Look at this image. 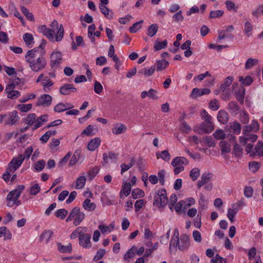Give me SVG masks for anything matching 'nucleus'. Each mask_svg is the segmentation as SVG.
I'll return each instance as SVG.
<instances>
[{
  "label": "nucleus",
  "mask_w": 263,
  "mask_h": 263,
  "mask_svg": "<svg viewBox=\"0 0 263 263\" xmlns=\"http://www.w3.org/2000/svg\"><path fill=\"white\" fill-rule=\"evenodd\" d=\"M258 63V60L257 59L249 58L246 62L245 68L246 69H249L254 65H257Z\"/></svg>",
  "instance_id": "nucleus-39"
},
{
  "label": "nucleus",
  "mask_w": 263,
  "mask_h": 263,
  "mask_svg": "<svg viewBox=\"0 0 263 263\" xmlns=\"http://www.w3.org/2000/svg\"><path fill=\"white\" fill-rule=\"evenodd\" d=\"M231 208L228 209L227 216L231 222H233L234 221V217L238 212L239 209L236 207L235 203H232L231 204Z\"/></svg>",
  "instance_id": "nucleus-19"
},
{
  "label": "nucleus",
  "mask_w": 263,
  "mask_h": 263,
  "mask_svg": "<svg viewBox=\"0 0 263 263\" xmlns=\"http://www.w3.org/2000/svg\"><path fill=\"white\" fill-rule=\"evenodd\" d=\"M167 44V41L166 40H165L162 42H160L158 40H156L154 43V49L155 51L160 50L165 48Z\"/></svg>",
  "instance_id": "nucleus-34"
},
{
  "label": "nucleus",
  "mask_w": 263,
  "mask_h": 263,
  "mask_svg": "<svg viewBox=\"0 0 263 263\" xmlns=\"http://www.w3.org/2000/svg\"><path fill=\"white\" fill-rule=\"evenodd\" d=\"M137 250V247L133 246L130 249H129L124 255V259L126 261H129V259L133 257L134 256L135 252Z\"/></svg>",
  "instance_id": "nucleus-32"
},
{
  "label": "nucleus",
  "mask_w": 263,
  "mask_h": 263,
  "mask_svg": "<svg viewBox=\"0 0 263 263\" xmlns=\"http://www.w3.org/2000/svg\"><path fill=\"white\" fill-rule=\"evenodd\" d=\"M15 80L16 81V82H15L14 81H12L10 84H8L6 86L5 91L14 90V89L15 88L16 85L18 84L19 83L18 82L20 81V79L16 78Z\"/></svg>",
  "instance_id": "nucleus-58"
},
{
  "label": "nucleus",
  "mask_w": 263,
  "mask_h": 263,
  "mask_svg": "<svg viewBox=\"0 0 263 263\" xmlns=\"http://www.w3.org/2000/svg\"><path fill=\"white\" fill-rule=\"evenodd\" d=\"M249 170L253 173L256 172L260 168V165L257 162H250L249 163Z\"/></svg>",
  "instance_id": "nucleus-54"
},
{
  "label": "nucleus",
  "mask_w": 263,
  "mask_h": 263,
  "mask_svg": "<svg viewBox=\"0 0 263 263\" xmlns=\"http://www.w3.org/2000/svg\"><path fill=\"white\" fill-rule=\"evenodd\" d=\"M135 162V159L134 158H132L130 160V162L128 164H126L125 163H122L121 164V175H123V174L128 171L129 169H130L131 167H133V166L134 165V163Z\"/></svg>",
  "instance_id": "nucleus-43"
},
{
  "label": "nucleus",
  "mask_w": 263,
  "mask_h": 263,
  "mask_svg": "<svg viewBox=\"0 0 263 263\" xmlns=\"http://www.w3.org/2000/svg\"><path fill=\"white\" fill-rule=\"evenodd\" d=\"M58 249L61 253H70L72 251V246L71 244L67 246H64L61 243H58Z\"/></svg>",
  "instance_id": "nucleus-42"
},
{
  "label": "nucleus",
  "mask_w": 263,
  "mask_h": 263,
  "mask_svg": "<svg viewBox=\"0 0 263 263\" xmlns=\"http://www.w3.org/2000/svg\"><path fill=\"white\" fill-rule=\"evenodd\" d=\"M99 9L107 19H111L113 17V12L106 6L99 4Z\"/></svg>",
  "instance_id": "nucleus-25"
},
{
  "label": "nucleus",
  "mask_w": 263,
  "mask_h": 263,
  "mask_svg": "<svg viewBox=\"0 0 263 263\" xmlns=\"http://www.w3.org/2000/svg\"><path fill=\"white\" fill-rule=\"evenodd\" d=\"M239 81L241 83V84L245 86H249L253 82V79L251 77L248 76H246L245 78H243L242 76L238 77Z\"/></svg>",
  "instance_id": "nucleus-38"
},
{
  "label": "nucleus",
  "mask_w": 263,
  "mask_h": 263,
  "mask_svg": "<svg viewBox=\"0 0 263 263\" xmlns=\"http://www.w3.org/2000/svg\"><path fill=\"white\" fill-rule=\"evenodd\" d=\"M25 159V157L23 155H19L18 157H14L9 163L10 171L14 172L22 164Z\"/></svg>",
  "instance_id": "nucleus-8"
},
{
  "label": "nucleus",
  "mask_w": 263,
  "mask_h": 263,
  "mask_svg": "<svg viewBox=\"0 0 263 263\" xmlns=\"http://www.w3.org/2000/svg\"><path fill=\"white\" fill-rule=\"evenodd\" d=\"M38 48H34L27 51L25 55V61L29 67L34 72H37L44 69L47 62L43 55H38Z\"/></svg>",
  "instance_id": "nucleus-1"
},
{
  "label": "nucleus",
  "mask_w": 263,
  "mask_h": 263,
  "mask_svg": "<svg viewBox=\"0 0 263 263\" xmlns=\"http://www.w3.org/2000/svg\"><path fill=\"white\" fill-rule=\"evenodd\" d=\"M52 234L53 232L51 231L45 230L40 236V239L41 241H45V243H47Z\"/></svg>",
  "instance_id": "nucleus-30"
},
{
  "label": "nucleus",
  "mask_w": 263,
  "mask_h": 263,
  "mask_svg": "<svg viewBox=\"0 0 263 263\" xmlns=\"http://www.w3.org/2000/svg\"><path fill=\"white\" fill-rule=\"evenodd\" d=\"M91 235L89 234H84L79 237V244L84 248H90Z\"/></svg>",
  "instance_id": "nucleus-14"
},
{
  "label": "nucleus",
  "mask_w": 263,
  "mask_h": 263,
  "mask_svg": "<svg viewBox=\"0 0 263 263\" xmlns=\"http://www.w3.org/2000/svg\"><path fill=\"white\" fill-rule=\"evenodd\" d=\"M227 130L230 133H233L236 135H239L240 133L241 126V125L236 122H230L226 127Z\"/></svg>",
  "instance_id": "nucleus-12"
},
{
  "label": "nucleus",
  "mask_w": 263,
  "mask_h": 263,
  "mask_svg": "<svg viewBox=\"0 0 263 263\" xmlns=\"http://www.w3.org/2000/svg\"><path fill=\"white\" fill-rule=\"evenodd\" d=\"M189 163L188 160L183 157H176L174 159H173L171 164L173 166H176L177 165H186Z\"/></svg>",
  "instance_id": "nucleus-22"
},
{
  "label": "nucleus",
  "mask_w": 263,
  "mask_h": 263,
  "mask_svg": "<svg viewBox=\"0 0 263 263\" xmlns=\"http://www.w3.org/2000/svg\"><path fill=\"white\" fill-rule=\"evenodd\" d=\"M209 107L212 110H217L220 107L218 101L216 99L211 100L209 103Z\"/></svg>",
  "instance_id": "nucleus-45"
},
{
  "label": "nucleus",
  "mask_w": 263,
  "mask_h": 263,
  "mask_svg": "<svg viewBox=\"0 0 263 263\" xmlns=\"http://www.w3.org/2000/svg\"><path fill=\"white\" fill-rule=\"evenodd\" d=\"M190 246V241L189 237L186 234H182L180 238H172L170 242L169 249L170 251L172 249H176L178 247L179 250L181 251H185L189 249Z\"/></svg>",
  "instance_id": "nucleus-2"
},
{
  "label": "nucleus",
  "mask_w": 263,
  "mask_h": 263,
  "mask_svg": "<svg viewBox=\"0 0 263 263\" xmlns=\"http://www.w3.org/2000/svg\"><path fill=\"white\" fill-rule=\"evenodd\" d=\"M52 102V97L47 94L41 95L36 102L37 106H49Z\"/></svg>",
  "instance_id": "nucleus-9"
},
{
  "label": "nucleus",
  "mask_w": 263,
  "mask_h": 263,
  "mask_svg": "<svg viewBox=\"0 0 263 263\" xmlns=\"http://www.w3.org/2000/svg\"><path fill=\"white\" fill-rule=\"evenodd\" d=\"M223 14V11L220 10L211 11L210 13V18H218Z\"/></svg>",
  "instance_id": "nucleus-62"
},
{
  "label": "nucleus",
  "mask_w": 263,
  "mask_h": 263,
  "mask_svg": "<svg viewBox=\"0 0 263 263\" xmlns=\"http://www.w3.org/2000/svg\"><path fill=\"white\" fill-rule=\"evenodd\" d=\"M214 130V125L213 122H203L200 124L198 130L194 129L199 134H208L212 132Z\"/></svg>",
  "instance_id": "nucleus-7"
},
{
  "label": "nucleus",
  "mask_w": 263,
  "mask_h": 263,
  "mask_svg": "<svg viewBox=\"0 0 263 263\" xmlns=\"http://www.w3.org/2000/svg\"><path fill=\"white\" fill-rule=\"evenodd\" d=\"M183 19L184 18L182 15V11L181 10L176 12L173 16V21L177 23L182 21Z\"/></svg>",
  "instance_id": "nucleus-64"
},
{
  "label": "nucleus",
  "mask_w": 263,
  "mask_h": 263,
  "mask_svg": "<svg viewBox=\"0 0 263 263\" xmlns=\"http://www.w3.org/2000/svg\"><path fill=\"white\" fill-rule=\"evenodd\" d=\"M84 218V213L80 211L79 207L76 206L72 209L66 221L68 222L73 219V224L77 226L80 224Z\"/></svg>",
  "instance_id": "nucleus-3"
},
{
  "label": "nucleus",
  "mask_w": 263,
  "mask_h": 263,
  "mask_svg": "<svg viewBox=\"0 0 263 263\" xmlns=\"http://www.w3.org/2000/svg\"><path fill=\"white\" fill-rule=\"evenodd\" d=\"M217 120L221 124H226L229 120V115L227 111L221 110L217 114Z\"/></svg>",
  "instance_id": "nucleus-20"
},
{
  "label": "nucleus",
  "mask_w": 263,
  "mask_h": 263,
  "mask_svg": "<svg viewBox=\"0 0 263 263\" xmlns=\"http://www.w3.org/2000/svg\"><path fill=\"white\" fill-rule=\"evenodd\" d=\"M100 168L96 166L91 168L88 172L89 178L90 180L93 179L96 175L99 173Z\"/></svg>",
  "instance_id": "nucleus-60"
},
{
  "label": "nucleus",
  "mask_w": 263,
  "mask_h": 263,
  "mask_svg": "<svg viewBox=\"0 0 263 263\" xmlns=\"http://www.w3.org/2000/svg\"><path fill=\"white\" fill-rule=\"evenodd\" d=\"M257 137L253 134H247L244 135V136L239 137V141L241 143L247 144L248 141H250L252 142H255L257 140Z\"/></svg>",
  "instance_id": "nucleus-18"
},
{
  "label": "nucleus",
  "mask_w": 263,
  "mask_h": 263,
  "mask_svg": "<svg viewBox=\"0 0 263 263\" xmlns=\"http://www.w3.org/2000/svg\"><path fill=\"white\" fill-rule=\"evenodd\" d=\"M214 137L217 140H222L224 139L226 134L222 129H217L213 134Z\"/></svg>",
  "instance_id": "nucleus-48"
},
{
  "label": "nucleus",
  "mask_w": 263,
  "mask_h": 263,
  "mask_svg": "<svg viewBox=\"0 0 263 263\" xmlns=\"http://www.w3.org/2000/svg\"><path fill=\"white\" fill-rule=\"evenodd\" d=\"M23 40L27 47L31 48L34 44L33 35L30 33H26L23 35Z\"/></svg>",
  "instance_id": "nucleus-28"
},
{
  "label": "nucleus",
  "mask_w": 263,
  "mask_h": 263,
  "mask_svg": "<svg viewBox=\"0 0 263 263\" xmlns=\"http://www.w3.org/2000/svg\"><path fill=\"white\" fill-rule=\"evenodd\" d=\"M200 174V171L198 167L193 168L190 173V176L193 181L197 179Z\"/></svg>",
  "instance_id": "nucleus-40"
},
{
  "label": "nucleus",
  "mask_w": 263,
  "mask_h": 263,
  "mask_svg": "<svg viewBox=\"0 0 263 263\" xmlns=\"http://www.w3.org/2000/svg\"><path fill=\"white\" fill-rule=\"evenodd\" d=\"M21 11L22 13L26 16V17L30 21H33L34 20L33 15L32 13L30 12L25 7H21Z\"/></svg>",
  "instance_id": "nucleus-56"
},
{
  "label": "nucleus",
  "mask_w": 263,
  "mask_h": 263,
  "mask_svg": "<svg viewBox=\"0 0 263 263\" xmlns=\"http://www.w3.org/2000/svg\"><path fill=\"white\" fill-rule=\"evenodd\" d=\"M228 109L234 113H237L239 110V107L236 102L232 101L228 104Z\"/></svg>",
  "instance_id": "nucleus-55"
},
{
  "label": "nucleus",
  "mask_w": 263,
  "mask_h": 263,
  "mask_svg": "<svg viewBox=\"0 0 263 263\" xmlns=\"http://www.w3.org/2000/svg\"><path fill=\"white\" fill-rule=\"evenodd\" d=\"M41 84L44 91L49 92L50 89V87L53 85V83L48 77H45L42 79Z\"/></svg>",
  "instance_id": "nucleus-27"
},
{
  "label": "nucleus",
  "mask_w": 263,
  "mask_h": 263,
  "mask_svg": "<svg viewBox=\"0 0 263 263\" xmlns=\"http://www.w3.org/2000/svg\"><path fill=\"white\" fill-rule=\"evenodd\" d=\"M67 214L68 211L64 209L58 210L55 213V216L61 219H64Z\"/></svg>",
  "instance_id": "nucleus-51"
},
{
  "label": "nucleus",
  "mask_w": 263,
  "mask_h": 263,
  "mask_svg": "<svg viewBox=\"0 0 263 263\" xmlns=\"http://www.w3.org/2000/svg\"><path fill=\"white\" fill-rule=\"evenodd\" d=\"M157 95L158 91L154 89L151 88L148 91H143L141 93V98L145 99L148 97L150 99L156 100L158 99Z\"/></svg>",
  "instance_id": "nucleus-16"
},
{
  "label": "nucleus",
  "mask_w": 263,
  "mask_h": 263,
  "mask_svg": "<svg viewBox=\"0 0 263 263\" xmlns=\"http://www.w3.org/2000/svg\"><path fill=\"white\" fill-rule=\"evenodd\" d=\"M168 203V198L166 196V190L164 189L159 190L154 196V204L164 207Z\"/></svg>",
  "instance_id": "nucleus-5"
},
{
  "label": "nucleus",
  "mask_w": 263,
  "mask_h": 263,
  "mask_svg": "<svg viewBox=\"0 0 263 263\" xmlns=\"http://www.w3.org/2000/svg\"><path fill=\"white\" fill-rule=\"evenodd\" d=\"M93 127L91 125L86 127V128L82 132L81 135H86V136H90L94 135L93 133Z\"/></svg>",
  "instance_id": "nucleus-61"
},
{
  "label": "nucleus",
  "mask_w": 263,
  "mask_h": 263,
  "mask_svg": "<svg viewBox=\"0 0 263 263\" xmlns=\"http://www.w3.org/2000/svg\"><path fill=\"white\" fill-rule=\"evenodd\" d=\"M144 194V192L138 188L134 189L132 192V196L135 199L143 197Z\"/></svg>",
  "instance_id": "nucleus-44"
},
{
  "label": "nucleus",
  "mask_w": 263,
  "mask_h": 263,
  "mask_svg": "<svg viewBox=\"0 0 263 263\" xmlns=\"http://www.w3.org/2000/svg\"><path fill=\"white\" fill-rule=\"evenodd\" d=\"M36 115L35 114H30L26 118V123L27 124L32 125L35 123Z\"/></svg>",
  "instance_id": "nucleus-63"
},
{
  "label": "nucleus",
  "mask_w": 263,
  "mask_h": 263,
  "mask_svg": "<svg viewBox=\"0 0 263 263\" xmlns=\"http://www.w3.org/2000/svg\"><path fill=\"white\" fill-rule=\"evenodd\" d=\"M44 167H45V162L43 160H41L37 161L34 165L35 170L37 172L42 171L44 169Z\"/></svg>",
  "instance_id": "nucleus-59"
},
{
  "label": "nucleus",
  "mask_w": 263,
  "mask_h": 263,
  "mask_svg": "<svg viewBox=\"0 0 263 263\" xmlns=\"http://www.w3.org/2000/svg\"><path fill=\"white\" fill-rule=\"evenodd\" d=\"M24 188V185H18L16 189L11 191L8 194L7 199H13L14 200H17Z\"/></svg>",
  "instance_id": "nucleus-13"
},
{
  "label": "nucleus",
  "mask_w": 263,
  "mask_h": 263,
  "mask_svg": "<svg viewBox=\"0 0 263 263\" xmlns=\"http://www.w3.org/2000/svg\"><path fill=\"white\" fill-rule=\"evenodd\" d=\"M156 156L158 158H161L165 161H168L170 159V155L168 152L166 150L157 153Z\"/></svg>",
  "instance_id": "nucleus-46"
},
{
  "label": "nucleus",
  "mask_w": 263,
  "mask_h": 263,
  "mask_svg": "<svg viewBox=\"0 0 263 263\" xmlns=\"http://www.w3.org/2000/svg\"><path fill=\"white\" fill-rule=\"evenodd\" d=\"M131 192V185L130 183L126 182L123 184L120 193V197L123 198V195L125 196H128Z\"/></svg>",
  "instance_id": "nucleus-24"
},
{
  "label": "nucleus",
  "mask_w": 263,
  "mask_h": 263,
  "mask_svg": "<svg viewBox=\"0 0 263 263\" xmlns=\"http://www.w3.org/2000/svg\"><path fill=\"white\" fill-rule=\"evenodd\" d=\"M158 30V25L156 24H152L148 27L147 34L150 37H153L156 34Z\"/></svg>",
  "instance_id": "nucleus-35"
},
{
  "label": "nucleus",
  "mask_w": 263,
  "mask_h": 263,
  "mask_svg": "<svg viewBox=\"0 0 263 263\" xmlns=\"http://www.w3.org/2000/svg\"><path fill=\"white\" fill-rule=\"evenodd\" d=\"M83 228L82 227L77 228L73 232L70 234V237L71 239H75L78 237H80L81 235H82Z\"/></svg>",
  "instance_id": "nucleus-47"
},
{
  "label": "nucleus",
  "mask_w": 263,
  "mask_h": 263,
  "mask_svg": "<svg viewBox=\"0 0 263 263\" xmlns=\"http://www.w3.org/2000/svg\"><path fill=\"white\" fill-rule=\"evenodd\" d=\"M155 65L156 66V70L160 71L165 69L169 65V63L165 60H158Z\"/></svg>",
  "instance_id": "nucleus-26"
},
{
  "label": "nucleus",
  "mask_w": 263,
  "mask_h": 263,
  "mask_svg": "<svg viewBox=\"0 0 263 263\" xmlns=\"http://www.w3.org/2000/svg\"><path fill=\"white\" fill-rule=\"evenodd\" d=\"M142 23H143V21L141 20V21H140L139 22H137L134 23L132 25V26L129 27V31L132 33L136 32L138 30H139L141 28V24H142Z\"/></svg>",
  "instance_id": "nucleus-50"
},
{
  "label": "nucleus",
  "mask_w": 263,
  "mask_h": 263,
  "mask_svg": "<svg viewBox=\"0 0 263 263\" xmlns=\"http://www.w3.org/2000/svg\"><path fill=\"white\" fill-rule=\"evenodd\" d=\"M77 89L72 84H65L60 88V92L63 95H68L77 92Z\"/></svg>",
  "instance_id": "nucleus-11"
},
{
  "label": "nucleus",
  "mask_w": 263,
  "mask_h": 263,
  "mask_svg": "<svg viewBox=\"0 0 263 263\" xmlns=\"http://www.w3.org/2000/svg\"><path fill=\"white\" fill-rule=\"evenodd\" d=\"M16 111H13L9 114H6L5 125H12L15 124L18 120Z\"/></svg>",
  "instance_id": "nucleus-10"
},
{
  "label": "nucleus",
  "mask_w": 263,
  "mask_h": 263,
  "mask_svg": "<svg viewBox=\"0 0 263 263\" xmlns=\"http://www.w3.org/2000/svg\"><path fill=\"white\" fill-rule=\"evenodd\" d=\"M83 207L88 211H92L96 209V205L94 202H91L90 200L87 198L83 202Z\"/></svg>",
  "instance_id": "nucleus-29"
},
{
  "label": "nucleus",
  "mask_w": 263,
  "mask_h": 263,
  "mask_svg": "<svg viewBox=\"0 0 263 263\" xmlns=\"http://www.w3.org/2000/svg\"><path fill=\"white\" fill-rule=\"evenodd\" d=\"M64 27L61 24L60 26V28L59 30L57 31L55 36H54L55 32L53 30L49 28H47L46 33L44 35H45L51 42H60L61 41L64 36Z\"/></svg>",
  "instance_id": "nucleus-4"
},
{
  "label": "nucleus",
  "mask_w": 263,
  "mask_h": 263,
  "mask_svg": "<svg viewBox=\"0 0 263 263\" xmlns=\"http://www.w3.org/2000/svg\"><path fill=\"white\" fill-rule=\"evenodd\" d=\"M255 153L259 156H263V143L259 141L255 147Z\"/></svg>",
  "instance_id": "nucleus-53"
},
{
  "label": "nucleus",
  "mask_w": 263,
  "mask_h": 263,
  "mask_svg": "<svg viewBox=\"0 0 263 263\" xmlns=\"http://www.w3.org/2000/svg\"><path fill=\"white\" fill-rule=\"evenodd\" d=\"M47 115H42L38 118L35 120V124L33 128V129H36L39 128L44 122H45L47 121Z\"/></svg>",
  "instance_id": "nucleus-33"
},
{
  "label": "nucleus",
  "mask_w": 263,
  "mask_h": 263,
  "mask_svg": "<svg viewBox=\"0 0 263 263\" xmlns=\"http://www.w3.org/2000/svg\"><path fill=\"white\" fill-rule=\"evenodd\" d=\"M219 146L222 154L228 153L231 151L230 144L226 141H221L219 142Z\"/></svg>",
  "instance_id": "nucleus-36"
},
{
  "label": "nucleus",
  "mask_w": 263,
  "mask_h": 263,
  "mask_svg": "<svg viewBox=\"0 0 263 263\" xmlns=\"http://www.w3.org/2000/svg\"><path fill=\"white\" fill-rule=\"evenodd\" d=\"M126 127L122 123H117L114 125L112 132L115 135H119L124 133L126 130Z\"/></svg>",
  "instance_id": "nucleus-21"
},
{
  "label": "nucleus",
  "mask_w": 263,
  "mask_h": 263,
  "mask_svg": "<svg viewBox=\"0 0 263 263\" xmlns=\"http://www.w3.org/2000/svg\"><path fill=\"white\" fill-rule=\"evenodd\" d=\"M245 95V90L243 87L240 88L238 91L236 93V98L241 104L243 103Z\"/></svg>",
  "instance_id": "nucleus-41"
},
{
  "label": "nucleus",
  "mask_w": 263,
  "mask_h": 263,
  "mask_svg": "<svg viewBox=\"0 0 263 263\" xmlns=\"http://www.w3.org/2000/svg\"><path fill=\"white\" fill-rule=\"evenodd\" d=\"M86 178L84 176H82L77 178L76 180V189H82L86 183Z\"/></svg>",
  "instance_id": "nucleus-37"
},
{
  "label": "nucleus",
  "mask_w": 263,
  "mask_h": 263,
  "mask_svg": "<svg viewBox=\"0 0 263 263\" xmlns=\"http://www.w3.org/2000/svg\"><path fill=\"white\" fill-rule=\"evenodd\" d=\"M101 144V140L99 138H95L88 144L87 148L90 151H94Z\"/></svg>",
  "instance_id": "nucleus-23"
},
{
  "label": "nucleus",
  "mask_w": 263,
  "mask_h": 263,
  "mask_svg": "<svg viewBox=\"0 0 263 263\" xmlns=\"http://www.w3.org/2000/svg\"><path fill=\"white\" fill-rule=\"evenodd\" d=\"M5 92L7 94V97L11 99L17 98L21 96V92L18 90H10Z\"/></svg>",
  "instance_id": "nucleus-49"
},
{
  "label": "nucleus",
  "mask_w": 263,
  "mask_h": 263,
  "mask_svg": "<svg viewBox=\"0 0 263 263\" xmlns=\"http://www.w3.org/2000/svg\"><path fill=\"white\" fill-rule=\"evenodd\" d=\"M200 116L202 119L204 120L203 122H213V118L205 110L203 109L201 111Z\"/></svg>",
  "instance_id": "nucleus-52"
},
{
  "label": "nucleus",
  "mask_w": 263,
  "mask_h": 263,
  "mask_svg": "<svg viewBox=\"0 0 263 263\" xmlns=\"http://www.w3.org/2000/svg\"><path fill=\"white\" fill-rule=\"evenodd\" d=\"M213 177V174L210 173L205 172L201 175V178L197 181V187L198 189L208 183Z\"/></svg>",
  "instance_id": "nucleus-15"
},
{
  "label": "nucleus",
  "mask_w": 263,
  "mask_h": 263,
  "mask_svg": "<svg viewBox=\"0 0 263 263\" xmlns=\"http://www.w3.org/2000/svg\"><path fill=\"white\" fill-rule=\"evenodd\" d=\"M5 237V239H10L12 237L11 233L6 227L0 228V238Z\"/></svg>",
  "instance_id": "nucleus-31"
},
{
  "label": "nucleus",
  "mask_w": 263,
  "mask_h": 263,
  "mask_svg": "<svg viewBox=\"0 0 263 263\" xmlns=\"http://www.w3.org/2000/svg\"><path fill=\"white\" fill-rule=\"evenodd\" d=\"M50 66L52 69H57L62 63V54L59 51H54L50 57Z\"/></svg>",
  "instance_id": "nucleus-6"
},
{
  "label": "nucleus",
  "mask_w": 263,
  "mask_h": 263,
  "mask_svg": "<svg viewBox=\"0 0 263 263\" xmlns=\"http://www.w3.org/2000/svg\"><path fill=\"white\" fill-rule=\"evenodd\" d=\"M40 190L41 187L39 186V184H34L30 187V194L32 195H36L37 193L40 192Z\"/></svg>",
  "instance_id": "nucleus-57"
},
{
  "label": "nucleus",
  "mask_w": 263,
  "mask_h": 263,
  "mask_svg": "<svg viewBox=\"0 0 263 263\" xmlns=\"http://www.w3.org/2000/svg\"><path fill=\"white\" fill-rule=\"evenodd\" d=\"M211 90L208 88L199 89L197 88H195L193 89L191 94V96L193 98H197L204 95L209 94Z\"/></svg>",
  "instance_id": "nucleus-17"
}]
</instances>
